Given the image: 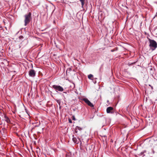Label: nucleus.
I'll return each instance as SVG.
<instances>
[{
  "label": "nucleus",
  "instance_id": "7",
  "mask_svg": "<svg viewBox=\"0 0 157 157\" xmlns=\"http://www.w3.org/2000/svg\"><path fill=\"white\" fill-rule=\"evenodd\" d=\"M147 151L146 150H144L142 151L140 154V155H143V157L145 156L146 154H145V153H146L147 154H149V153L148 152L147 153Z\"/></svg>",
  "mask_w": 157,
  "mask_h": 157
},
{
  "label": "nucleus",
  "instance_id": "16",
  "mask_svg": "<svg viewBox=\"0 0 157 157\" xmlns=\"http://www.w3.org/2000/svg\"><path fill=\"white\" fill-rule=\"evenodd\" d=\"M151 88L152 89L153 88V87L152 86H151Z\"/></svg>",
  "mask_w": 157,
  "mask_h": 157
},
{
  "label": "nucleus",
  "instance_id": "17",
  "mask_svg": "<svg viewBox=\"0 0 157 157\" xmlns=\"http://www.w3.org/2000/svg\"><path fill=\"white\" fill-rule=\"evenodd\" d=\"M73 120H75V118H74V119Z\"/></svg>",
  "mask_w": 157,
  "mask_h": 157
},
{
  "label": "nucleus",
  "instance_id": "4",
  "mask_svg": "<svg viewBox=\"0 0 157 157\" xmlns=\"http://www.w3.org/2000/svg\"><path fill=\"white\" fill-rule=\"evenodd\" d=\"M36 74V72L34 70H30L29 72V75L30 77H34Z\"/></svg>",
  "mask_w": 157,
  "mask_h": 157
},
{
  "label": "nucleus",
  "instance_id": "9",
  "mask_svg": "<svg viewBox=\"0 0 157 157\" xmlns=\"http://www.w3.org/2000/svg\"><path fill=\"white\" fill-rule=\"evenodd\" d=\"M72 140L75 143H78V142L77 141V138L76 137H73L72 138Z\"/></svg>",
  "mask_w": 157,
  "mask_h": 157
},
{
  "label": "nucleus",
  "instance_id": "6",
  "mask_svg": "<svg viewBox=\"0 0 157 157\" xmlns=\"http://www.w3.org/2000/svg\"><path fill=\"white\" fill-rule=\"evenodd\" d=\"M106 112L108 113H114L113 108L112 107H109L107 108Z\"/></svg>",
  "mask_w": 157,
  "mask_h": 157
},
{
  "label": "nucleus",
  "instance_id": "12",
  "mask_svg": "<svg viewBox=\"0 0 157 157\" xmlns=\"http://www.w3.org/2000/svg\"><path fill=\"white\" fill-rule=\"evenodd\" d=\"M88 78L90 79H92V78L93 77V75L92 74H90L88 76Z\"/></svg>",
  "mask_w": 157,
  "mask_h": 157
},
{
  "label": "nucleus",
  "instance_id": "15",
  "mask_svg": "<svg viewBox=\"0 0 157 157\" xmlns=\"http://www.w3.org/2000/svg\"><path fill=\"white\" fill-rule=\"evenodd\" d=\"M69 122H70V123H71V122H72V121H71V120H69Z\"/></svg>",
  "mask_w": 157,
  "mask_h": 157
},
{
  "label": "nucleus",
  "instance_id": "2",
  "mask_svg": "<svg viewBox=\"0 0 157 157\" xmlns=\"http://www.w3.org/2000/svg\"><path fill=\"white\" fill-rule=\"evenodd\" d=\"M31 13L29 12V13L26 14L25 15V19L24 20V25L25 26H26L29 23L31 20Z\"/></svg>",
  "mask_w": 157,
  "mask_h": 157
},
{
  "label": "nucleus",
  "instance_id": "10",
  "mask_svg": "<svg viewBox=\"0 0 157 157\" xmlns=\"http://www.w3.org/2000/svg\"><path fill=\"white\" fill-rule=\"evenodd\" d=\"M82 128H81L77 126L76 127L75 131L76 132H77V131H76L77 130H82Z\"/></svg>",
  "mask_w": 157,
  "mask_h": 157
},
{
  "label": "nucleus",
  "instance_id": "1",
  "mask_svg": "<svg viewBox=\"0 0 157 157\" xmlns=\"http://www.w3.org/2000/svg\"><path fill=\"white\" fill-rule=\"evenodd\" d=\"M149 46L150 48L152 51L154 50L157 47V44L156 42L154 40L149 39Z\"/></svg>",
  "mask_w": 157,
  "mask_h": 157
},
{
  "label": "nucleus",
  "instance_id": "5",
  "mask_svg": "<svg viewBox=\"0 0 157 157\" xmlns=\"http://www.w3.org/2000/svg\"><path fill=\"white\" fill-rule=\"evenodd\" d=\"M82 100L89 106L91 107H94V105L86 98H84Z\"/></svg>",
  "mask_w": 157,
  "mask_h": 157
},
{
  "label": "nucleus",
  "instance_id": "11",
  "mask_svg": "<svg viewBox=\"0 0 157 157\" xmlns=\"http://www.w3.org/2000/svg\"><path fill=\"white\" fill-rule=\"evenodd\" d=\"M81 3L82 6L83 8L84 5L85 0H79Z\"/></svg>",
  "mask_w": 157,
  "mask_h": 157
},
{
  "label": "nucleus",
  "instance_id": "13",
  "mask_svg": "<svg viewBox=\"0 0 157 157\" xmlns=\"http://www.w3.org/2000/svg\"><path fill=\"white\" fill-rule=\"evenodd\" d=\"M20 39H23V37L22 36H20L19 37Z\"/></svg>",
  "mask_w": 157,
  "mask_h": 157
},
{
  "label": "nucleus",
  "instance_id": "8",
  "mask_svg": "<svg viewBox=\"0 0 157 157\" xmlns=\"http://www.w3.org/2000/svg\"><path fill=\"white\" fill-rule=\"evenodd\" d=\"M4 119L5 121H6L7 123H10V119L6 116L4 117Z\"/></svg>",
  "mask_w": 157,
  "mask_h": 157
},
{
  "label": "nucleus",
  "instance_id": "14",
  "mask_svg": "<svg viewBox=\"0 0 157 157\" xmlns=\"http://www.w3.org/2000/svg\"><path fill=\"white\" fill-rule=\"evenodd\" d=\"M115 51L114 49H112L111 50V51L112 52H114Z\"/></svg>",
  "mask_w": 157,
  "mask_h": 157
},
{
  "label": "nucleus",
  "instance_id": "3",
  "mask_svg": "<svg viewBox=\"0 0 157 157\" xmlns=\"http://www.w3.org/2000/svg\"><path fill=\"white\" fill-rule=\"evenodd\" d=\"M52 87L56 90L60 92H62L64 90L63 88L60 86L54 85Z\"/></svg>",
  "mask_w": 157,
  "mask_h": 157
}]
</instances>
